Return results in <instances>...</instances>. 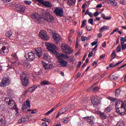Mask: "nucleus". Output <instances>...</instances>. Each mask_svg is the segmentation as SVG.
I'll use <instances>...</instances> for the list:
<instances>
[{"mask_svg":"<svg viewBox=\"0 0 126 126\" xmlns=\"http://www.w3.org/2000/svg\"><path fill=\"white\" fill-rule=\"evenodd\" d=\"M54 13L56 16L63 17V9L61 7H56L54 10Z\"/></svg>","mask_w":126,"mask_h":126,"instance_id":"9b49d317","label":"nucleus"},{"mask_svg":"<svg viewBox=\"0 0 126 126\" xmlns=\"http://www.w3.org/2000/svg\"><path fill=\"white\" fill-rule=\"evenodd\" d=\"M43 18H39L37 20L38 23H43V21L45 20L47 22H52L55 20V17L53 16L50 12L44 11L42 12Z\"/></svg>","mask_w":126,"mask_h":126,"instance_id":"f257e3e1","label":"nucleus"},{"mask_svg":"<svg viewBox=\"0 0 126 126\" xmlns=\"http://www.w3.org/2000/svg\"><path fill=\"white\" fill-rule=\"evenodd\" d=\"M92 103L94 105L97 106L100 104V100L98 99V96L97 95L93 96L91 97Z\"/></svg>","mask_w":126,"mask_h":126,"instance_id":"dca6fc26","label":"nucleus"},{"mask_svg":"<svg viewBox=\"0 0 126 126\" xmlns=\"http://www.w3.org/2000/svg\"><path fill=\"white\" fill-rule=\"evenodd\" d=\"M121 50H122V46H121V44H120L117 48L116 51L117 53H120L121 52Z\"/></svg>","mask_w":126,"mask_h":126,"instance_id":"c03bdc74","label":"nucleus"},{"mask_svg":"<svg viewBox=\"0 0 126 126\" xmlns=\"http://www.w3.org/2000/svg\"><path fill=\"white\" fill-rule=\"evenodd\" d=\"M30 109L31 108V104L30 103V101L29 99L26 100V103H23L22 104V110L23 112H26V109Z\"/></svg>","mask_w":126,"mask_h":126,"instance_id":"ddd939ff","label":"nucleus"},{"mask_svg":"<svg viewBox=\"0 0 126 126\" xmlns=\"http://www.w3.org/2000/svg\"><path fill=\"white\" fill-rule=\"evenodd\" d=\"M41 4H43V5H44V6H46V7H48L50 8L51 7H53V5L52 4V3H51L49 1H45V0H43Z\"/></svg>","mask_w":126,"mask_h":126,"instance_id":"f3484780","label":"nucleus"},{"mask_svg":"<svg viewBox=\"0 0 126 126\" xmlns=\"http://www.w3.org/2000/svg\"><path fill=\"white\" fill-rule=\"evenodd\" d=\"M98 90H99V87H95L93 89V91L96 92V91H98Z\"/></svg>","mask_w":126,"mask_h":126,"instance_id":"13d9d810","label":"nucleus"},{"mask_svg":"<svg viewBox=\"0 0 126 126\" xmlns=\"http://www.w3.org/2000/svg\"><path fill=\"white\" fill-rule=\"evenodd\" d=\"M39 36L42 39V40H44L45 41H48V40L50 39V36L47 35V32L45 30L40 31Z\"/></svg>","mask_w":126,"mask_h":126,"instance_id":"9d476101","label":"nucleus"},{"mask_svg":"<svg viewBox=\"0 0 126 126\" xmlns=\"http://www.w3.org/2000/svg\"><path fill=\"white\" fill-rule=\"evenodd\" d=\"M54 111H55V108H53L50 110L48 111L47 112L45 113V115H49V114H51V113H52V112Z\"/></svg>","mask_w":126,"mask_h":126,"instance_id":"79ce46f5","label":"nucleus"},{"mask_svg":"<svg viewBox=\"0 0 126 126\" xmlns=\"http://www.w3.org/2000/svg\"><path fill=\"white\" fill-rule=\"evenodd\" d=\"M116 109V112L117 113V114H119V115H120L121 116H124V115H126V103H122L121 104V107L120 108L118 107L115 108Z\"/></svg>","mask_w":126,"mask_h":126,"instance_id":"39448f33","label":"nucleus"},{"mask_svg":"<svg viewBox=\"0 0 126 126\" xmlns=\"http://www.w3.org/2000/svg\"><path fill=\"white\" fill-rule=\"evenodd\" d=\"M66 111H67V108L63 107L60 110L59 112L63 115V114H64Z\"/></svg>","mask_w":126,"mask_h":126,"instance_id":"2f4dec72","label":"nucleus"},{"mask_svg":"<svg viewBox=\"0 0 126 126\" xmlns=\"http://www.w3.org/2000/svg\"><path fill=\"white\" fill-rule=\"evenodd\" d=\"M58 63H60L61 66H63V67H65L66 65H67V62L64 60H60L58 61Z\"/></svg>","mask_w":126,"mask_h":126,"instance_id":"4be33fe9","label":"nucleus"},{"mask_svg":"<svg viewBox=\"0 0 126 126\" xmlns=\"http://www.w3.org/2000/svg\"><path fill=\"white\" fill-rule=\"evenodd\" d=\"M10 81H11V80H10V77H6L3 78L0 84V86L1 87H6L7 85H9V84H10Z\"/></svg>","mask_w":126,"mask_h":126,"instance_id":"423d86ee","label":"nucleus"},{"mask_svg":"<svg viewBox=\"0 0 126 126\" xmlns=\"http://www.w3.org/2000/svg\"><path fill=\"white\" fill-rule=\"evenodd\" d=\"M43 0H32L34 2L36 1H38V2H39V3L42 4V2H43Z\"/></svg>","mask_w":126,"mask_h":126,"instance_id":"052dcab7","label":"nucleus"},{"mask_svg":"<svg viewBox=\"0 0 126 126\" xmlns=\"http://www.w3.org/2000/svg\"><path fill=\"white\" fill-rule=\"evenodd\" d=\"M93 15L94 16V17H96V16H98V15H99V13H98V12H95L94 13Z\"/></svg>","mask_w":126,"mask_h":126,"instance_id":"69168bd1","label":"nucleus"},{"mask_svg":"<svg viewBox=\"0 0 126 126\" xmlns=\"http://www.w3.org/2000/svg\"><path fill=\"white\" fill-rule=\"evenodd\" d=\"M38 88V86L37 85H34L33 86H32L29 88L28 91L29 92V93H32L36 90Z\"/></svg>","mask_w":126,"mask_h":126,"instance_id":"412c9836","label":"nucleus"},{"mask_svg":"<svg viewBox=\"0 0 126 126\" xmlns=\"http://www.w3.org/2000/svg\"><path fill=\"white\" fill-rule=\"evenodd\" d=\"M43 58L44 59V60H48V58H49V56L48 55V54H45L44 56H43Z\"/></svg>","mask_w":126,"mask_h":126,"instance_id":"5fc2aeb1","label":"nucleus"},{"mask_svg":"<svg viewBox=\"0 0 126 126\" xmlns=\"http://www.w3.org/2000/svg\"><path fill=\"white\" fill-rule=\"evenodd\" d=\"M55 56H56L57 59L59 60V61H63V54L61 53H58L57 52V53L55 54Z\"/></svg>","mask_w":126,"mask_h":126,"instance_id":"b1692460","label":"nucleus"},{"mask_svg":"<svg viewBox=\"0 0 126 126\" xmlns=\"http://www.w3.org/2000/svg\"><path fill=\"white\" fill-rule=\"evenodd\" d=\"M11 35H12V32L11 31H8L5 33V36L8 37H10Z\"/></svg>","mask_w":126,"mask_h":126,"instance_id":"ea45409f","label":"nucleus"},{"mask_svg":"<svg viewBox=\"0 0 126 126\" xmlns=\"http://www.w3.org/2000/svg\"><path fill=\"white\" fill-rule=\"evenodd\" d=\"M40 84L41 85H50L51 82H49V81L44 80L42 81Z\"/></svg>","mask_w":126,"mask_h":126,"instance_id":"cd10ccee","label":"nucleus"},{"mask_svg":"<svg viewBox=\"0 0 126 126\" xmlns=\"http://www.w3.org/2000/svg\"><path fill=\"white\" fill-rule=\"evenodd\" d=\"M86 22H87V20H84L83 21L82 26H81V28H83V27L85 26V23H86Z\"/></svg>","mask_w":126,"mask_h":126,"instance_id":"de8ad7c7","label":"nucleus"},{"mask_svg":"<svg viewBox=\"0 0 126 126\" xmlns=\"http://www.w3.org/2000/svg\"><path fill=\"white\" fill-rule=\"evenodd\" d=\"M61 121L63 124H67L68 122H70V119H69V117H64L61 119Z\"/></svg>","mask_w":126,"mask_h":126,"instance_id":"393cba45","label":"nucleus"},{"mask_svg":"<svg viewBox=\"0 0 126 126\" xmlns=\"http://www.w3.org/2000/svg\"><path fill=\"white\" fill-rule=\"evenodd\" d=\"M88 39V38H87V37L82 36L81 37V41H82V42H85V41H86V40Z\"/></svg>","mask_w":126,"mask_h":126,"instance_id":"37998d69","label":"nucleus"},{"mask_svg":"<svg viewBox=\"0 0 126 126\" xmlns=\"http://www.w3.org/2000/svg\"><path fill=\"white\" fill-rule=\"evenodd\" d=\"M23 65L26 68H30L31 67V64L28 63H24Z\"/></svg>","mask_w":126,"mask_h":126,"instance_id":"e433bc0d","label":"nucleus"},{"mask_svg":"<svg viewBox=\"0 0 126 126\" xmlns=\"http://www.w3.org/2000/svg\"><path fill=\"white\" fill-rule=\"evenodd\" d=\"M109 29V27L107 26H103L100 29H99V32H102V31H104V30H108Z\"/></svg>","mask_w":126,"mask_h":126,"instance_id":"c85d7f7f","label":"nucleus"},{"mask_svg":"<svg viewBox=\"0 0 126 126\" xmlns=\"http://www.w3.org/2000/svg\"><path fill=\"white\" fill-rule=\"evenodd\" d=\"M35 51L37 57H38V58H41V57H42V55H43V52L42 51V50L40 48H36Z\"/></svg>","mask_w":126,"mask_h":126,"instance_id":"6ab92c4d","label":"nucleus"},{"mask_svg":"<svg viewBox=\"0 0 126 126\" xmlns=\"http://www.w3.org/2000/svg\"><path fill=\"white\" fill-rule=\"evenodd\" d=\"M86 28L87 31H90L91 30V27H89V26H87Z\"/></svg>","mask_w":126,"mask_h":126,"instance_id":"338daca9","label":"nucleus"},{"mask_svg":"<svg viewBox=\"0 0 126 126\" xmlns=\"http://www.w3.org/2000/svg\"><path fill=\"white\" fill-rule=\"evenodd\" d=\"M100 117L102 120H106L107 119V115L104 112L100 113Z\"/></svg>","mask_w":126,"mask_h":126,"instance_id":"c756f323","label":"nucleus"},{"mask_svg":"<svg viewBox=\"0 0 126 126\" xmlns=\"http://www.w3.org/2000/svg\"><path fill=\"white\" fill-rule=\"evenodd\" d=\"M111 4H112V5L113 6H117V5H118V2L113 1Z\"/></svg>","mask_w":126,"mask_h":126,"instance_id":"603ef678","label":"nucleus"},{"mask_svg":"<svg viewBox=\"0 0 126 126\" xmlns=\"http://www.w3.org/2000/svg\"><path fill=\"white\" fill-rule=\"evenodd\" d=\"M25 58L27 59V60H29L30 62H32L34 61L35 59H36V55H35L34 52H31L30 53H27L25 55Z\"/></svg>","mask_w":126,"mask_h":126,"instance_id":"1a4fd4ad","label":"nucleus"},{"mask_svg":"<svg viewBox=\"0 0 126 126\" xmlns=\"http://www.w3.org/2000/svg\"><path fill=\"white\" fill-rule=\"evenodd\" d=\"M121 90L120 89H117L116 91V92H115V95L117 97H118V96L120 95V94H121Z\"/></svg>","mask_w":126,"mask_h":126,"instance_id":"a19ab883","label":"nucleus"},{"mask_svg":"<svg viewBox=\"0 0 126 126\" xmlns=\"http://www.w3.org/2000/svg\"><path fill=\"white\" fill-rule=\"evenodd\" d=\"M89 10H87L86 12H85V14H88L90 16V17H92L93 16V13L92 12H89Z\"/></svg>","mask_w":126,"mask_h":126,"instance_id":"58836bf2","label":"nucleus"},{"mask_svg":"<svg viewBox=\"0 0 126 126\" xmlns=\"http://www.w3.org/2000/svg\"><path fill=\"white\" fill-rule=\"evenodd\" d=\"M116 55H117L116 54V51L114 50L111 54L112 60H114V59H115V58H116ZM112 60H111V61H112Z\"/></svg>","mask_w":126,"mask_h":126,"instance_id":"4c0bfd02","label":"nucleus"},{"mask_svg":"<svg viewBox=\"0 0 126 126\" xmlns=\"http://www.w3.org/2000/svg\"><path fill=\"white\" fill-rule=\"evenodd\" d=\"M93 56V52L92 51H90L88 55V58H91Z\"/></svg>","mask_w":126,"mask_h":126,"instance_id":"6e6d98bb","label":"nucleus"},{"mask_svg":"<svg viewBox=\"0 0 126 126\" xmlns=\"http://www.w3.org/2000/svg\"><path fill=\"white\" fill-rule=\"evenodd\" d=\"M42 73L43 71L41 69H40L37 72V75H41V74H42Z\"/></svg>","mask_w":126,"mask_h":126,"instance_id":"4d7b16f0","label":"nucleus"},{"mask_svg":"<svg viewBox=\"0 0 126 126\" xmlns=\"http://www.w3.org/2000/svg\"><path fill=\"white\" fill-rule=\"evenodd\" d=\"M47 49L53 54H58V52L57 51V46H56V45L54 44L49 43L47 47Z\"/></svg>","mask_w":126,"mask_h":126,"instance_id":"0eeeda50","label":"nucleus"},{"mask_svg":"<svg viewBox=\"0 0 126 126\" xmlns=\"http://www.w3.org/2000/svg\"><path fill=\"white\" fill-rule=\"evenodd\" d=\"M121 44H125V42H126V36L124 37H121L120 39Z\"/></svg>","mask_w":126,"mask_h":126,"instance_id":"c9c22d12","label":"nucleus"},{"mask_svg":"<svg viewBox=\"0 0 126 126\" xmlns=\"http://www.w3.org/2000/svg\"><path fill=\"white\" fill-rule=\"evenodd\" d=\"M12 56L13 57V59H14V60H15V61H17V60H18L16 54L12 55Z\"/></svg>","mask_w":126,"mask_h":126,"instance_id":"09e8293b","label":"nucleus"},{"mask_svg":"<svg viewBox=\"0 0 126 126\" xmlns=\"http://www.w3.org/2000/svg\"><path fill=\"white\" fill-rule=\"evenodd\" d=\"M88 22L89 23H90V24H92V25H93V19L91 18L90 19H89L88 20Z\"/></svg>","mask_w":126,"mask_h":126,"instance_id":"864d4df0","label":"nucleus"},{"mask_svg":"<svg viewBox=\"0 0 126 126\" xmlns=\"http://www.w3.org/2000/svg\"><path fill=\"white\" fill-rule=\"evenodd\" d=\"M24 2L26 3V4H28V5H30V4L32 3V1L31 0H24Z\"/></svg>","mask_w":126,"mask_h":126,"instance_id":"a18cd8bd","label":"nucleus"},{"mask_svg":"<svg viewBox=\"0 0 126 126\" xmlns=\"http://www.w3.org/2000/svg\"><path fill=\"white\" fill-rule=\"evenodd\" d=\"M101 17H102L103 19H104V20H109V19H111L112 17H107L104 14H101Z\"/></svg>","mask_w":126,"mask_h":126,"instance_id":"72a5a7b5","label":"nucleus"},{"mask_svg":"<svg viewBox=\"0 0 126 126\" xmlns=\"http://www.w3.org/2000/svg\"><path fill=\"white\" fill-rule=\"evenodd\" d=\"M5 101L8 104L9 109L11 110H16L17 109V106L14 100L10 99L9 97H6Z\"/></svg>","mask_w":126,"mask_h":126,"instance_id":"7ed1b4c3","label":"nucleus"},{"mask_svg":"<svg viewBox=\"0 0 126 126\" xmlns=\"http://www.w3.org/2000/svg\"><path fill=\"white\" fill-rule=\"evenodd\" d=\"M43 67L45 69H51V68H53V64L44 63Z\"/></svg>","mask_w":126,"mask_h":126,"instance_id":"5701e85b","label":"nucleus"},{"mask_svg":"<svg viewBox=\"0 0 126 126\" xmlns=\"http://www.w3.org/2000/svg\"><path fill=\"white\" fill-rule=\"evenodd\" d=\"M27 121V118H22L18 121V124H22V123H24L25 122H26Z\"/></svg>","mask_w":126,"mask_h":126,"instance_id":"bb28decb","label":"nucleus"},{"mask_svg":"<svg viewBox=\"0 0 126 126\" xmlns=\"http://www.w3.org/2000/svg\"><path fill=\"white\" fill-rule=\"evenodd\" d=\"M106 56V55L104 54L100 56L99 60H103V59L105 58V57Z\"/></svg>","mask_w":126,"mask_h":126,"instance_id":"e2e57ef3","label":"nucleus"},{"mask_svg":"<svg viewBox=\"0 0 126 126\" xmlns=\"http://www.w3.org/2000/svg\"><path fill=\"white\" fill-rule=\"evenodd\" d=\"M126 123L124 121L120 120L116 124V126H125Z\"/></svg>","mask_w":126,"mask_h":126,"instance_id":"a878e982","label":"nucleus"},{"mask_svg":"<svg viewBox=\"0 0 126 126\" xmlns=\"http://www.w3.org/2000/svg\"><path fill=\"white\" fill-rule=\"evenodd\" d=\"M63 59H64V60H67L68 59V56L65 54H62Z\"/></svg>","mask_w":126,"mask_h":126,"instance_id":"3c124183","label":"nucleus"},{"mask_svg":"<svg viewBox=\"0 0 126 126\" xmlns=\"http://www.w3.org/2000/svg\"><path fill=\"white\" fill-rule=\"evenodd\" d=\"M20 79L21 80L22 84L25 87H26L29 84V74L24 73V72H22L20 74Z\"/></svg>","mask_w":126,"mask_h":126,"instance_id":"f03ea898","label":"nucleus"},{"mask_svg":"<svg viewBox=\"0 0 126 126\" xmlns=\"http://www.w3.org/2000/svg\"><path fill=\"white\" fill-rule=\"evenodd\" d=\"M61 50L63 53L66 54V55H70L72 54V49H71L69 46L65 43L62 44L61 46Z\"/></svg>","mask_w":126,"mask_h":126,"instance_id":"20e7f679","label":"nucleus"},{"mask_svg":"<svg viewBox=\"0 0 126 126\" xmlns=\"http://www.w3.org/2000/svg\"><path fill=\"white\" fill-rule=\"evenodd\" d=\"M122 50L125 51L126 49V44L121 43Z\"/></svg>","mask_w":126,"mask_h":126,"instance_id":"49530a36","label":"nucleus"},{"mask_svg":"<svg viewBox=\"0 0 126 126\" xmlns=\"http://www.w3.org/2000/svg\"><path fill=\"white\" fill-rule=\"evenodd\" d=\"M52 38L57 44L62 41V37H61V35L56 32H53L52 33Z\"/></svg>","mask_w":126,"mask_h":126,"instance_id":"4468645a","label":"nucleus"},{"mask_svg":"<svg viewBox=\"0 0 126 126\" xmlns=\"http://www.w3.org/2000/svg\"><path fill=\"white\" fill-rule=\"evenodd\" d=\"M47 49L53 54H58V52L57 51V46H56V45L54 44L49 43L47 47Z\"/></svg>","mask_w":126,"mask_h":126,"instance_id":"6e6552de","label":"nucleus"},{"mask_svg":"<svg viewBox=\"0 0 126 126\" xmlns=\"http://www.w3.org/2000/svg\"><path fill=\"white\" fill-rule=\"evenodd\" d=\"M83 120H85L87 122H88L89 125L93 126L95 124V118L93 116L89 117H83Z\"/></svg>","mask_w":126,"mask_h":126,"instance_id":"f8f14e48","label":"nucleus"},{"mask_svg":"<svg viewBox=\"0 0 126 126\" xmlns=\"http://www.w3.org/2000/svg\"><path fill=\"white\" fill-rule=\"evenodd\" d=\"M109 100H110L111 101H113V102H115V101H117V98H113V97H111V96H110V97H109Z\"/></svg>","mask_w":126,"mask_h":126,"instance_id":"8fccbe9b","label":"nucleus"},{"mask_svg":"<svg viewBox=\"0 0 126 126\" xmlns=\"http://www.w3.org/2000/svg\"><path fill=\"white\" fill-rule=\"evenodd\" d=\"M75 2H76V0H67V4L69 6H74Z\"/></svg>","mask_w":126,"mask_h":126,"instance_id":"aec40b11","label":"nucleus"},{"mask_svg":"<svg viewBox=\"0 0 126 126\" xmlns=\"http://www.w3.org/2000/svg\"><path fill=\"white\" fill-rule=\"evenodd\" d=\"M5 126V118L4 116L0 115V126Z\"/></svg>","mask_w":126,"mask_h":126,"instance_id":"a211bd4d","label":"nucleus"},{"mask_svg":"<svg viewBox=\"0 0 126 126\" xmlns=\"http://www.w3.org/2000/svg\"><path fill=\"white\" fill-rule=\"evenodd\" d=\"M43 122H47V123H50V120L47 118H44L42 119Z\"/></svg>","mask_w":126,"mask_h":126,"instance_id":"bf43d9fd","label":"nucleus"},{"mask_svg":"<svg viewBox=\"0 0 126 126\" xmlns=\"http://www.w3.org/2000/svg\"><path fill=\"white\" fill-rule=\"evenodd\" d=\"M14 3H16V5H13ZM12 5L13 6H15L16 8H17L18 11H20V12H24L25 11V6L23 5H17V3L16 2H13Z\"/></svg>","mask_w":126,"mask_h":126,"instance_id":"2eb2a0df","label":"nucleus"},{"mask_svg":"<svg viewBox=\"0 0 126 126\" xmlns=\"http://www.w3.org/2000/svg\"><path fill=\"white\" fill-rule=\"evenodd\" d=\"M111 111H112V107L108 106L104 109V112L107 114L111 112Z\"/></svg>","mask_w":126,"mask_h":126,"instance_id":"7c9ffc66","label":"nucleus"},{"mask_svg":"<svg viewBox=\"0 0 126 126\" xmlns=\"http://www.w3.org/2000/svg\"><path fill=\"white\" fill-rule=\"evenodd\" d=\"M122 104H126V103L122 102L121 101H116V102L115 103V108H118V107H119L120 104L122 105Z\"/></svg>","mask_w":126,"mask_h":126,"instance_id":"473e14b6","label":"nucleus"},{"mask_svg":"<svg viewBox=\"0 0 126 126\" xmlns=\"http://www.w3.org/2000/svg\"><path fill=\"white\" fill-rule=\"evenodd\" d=\"M42 126H48V124L45 122H43L42 124Z\"/></svg>","mask_w":126,"mask_h":126,"instance_id":"774afa93","label":"nucleus"},{"mask_svg":"<svg viewBox=\"0 0 126 126\" xmlns=\"http://www.w3.org/2000/svg\"><path fill=\"white\" fill-rule=\"evenodd\" d=\"M81 66V62H79L77 65V68H79Z\"/></svg>","mask_w":126,"mask_h":126,"instance_id":"680f3d73","label":"nucleus"},{"mask_svg":"<svg viewBox=\"0 0 126 126\" xmlns=\"http://www.w3.org/2000/svg\"><path fill=\"white\" fill-rule=\"evenodd\" d=\"M111 78L112 80H117V79L119 78V75L117 74H115L112 76Z\"/></svg>","mask_w":126,"mask_h":126,"instance_id":"f704fd0d","label":"nucleus"},{"mask_svg":"<svg viewBox=\"0 0 126 126\" xmlns=\"http://www.w3.org/2000/svg\"><path fill=\"white\" fill-rule=\"evenodd\" d=\"M37 113V109H33L32 110L31 114H36Z\"/></svg>","mask_w":126,"mask_h":126,"instance_id":"0e129e2a","label":"nucleus"}]
</instances>
